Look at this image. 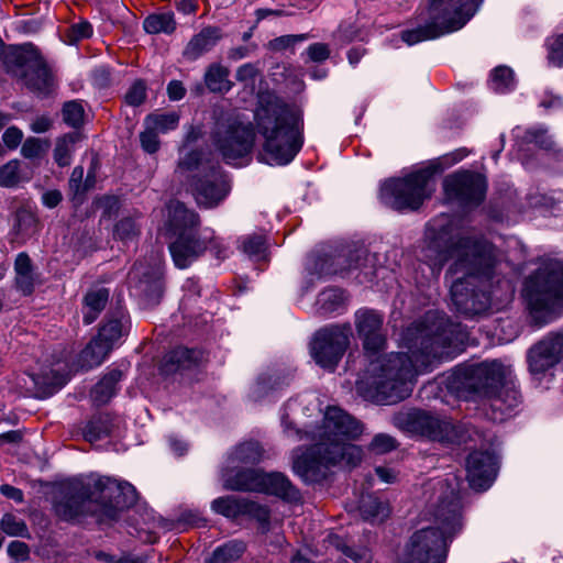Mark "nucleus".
<instances>
[{"mask_svg": "<svg viewBox=\"0 0 563 563\" xmlns=\"http://www.w3.org/2000/svg\"><path fill=\"white\" fill-rule=\"evenodd\" d=\"M445 219L431 221L426 230L420 260L433 276H438L449 258H455L449 268L451 298L457 311L475 316L490 308L494 298L501 299L499 290L511 292L509 280L495 273L493 246L482 240L453 235Z\"/></svg>", "mask_w": 563, "mask_h": 563, "instance_id": "obj_1", "label": "nucleus"}, {"mask_svg": "<svg viewBox=\"0 0 563 563\" xmlns=\"http://www.w3.org/2000/svg\"><path fill=\"white\" fill-rule=\"evenodd\" d=\"M462 331L437 312H428L404 333L408 353L389 354L371 361L366 375L357 382V393L379 405L408 398L415 377L430 371L435 361L451 358L463 342Z\"/></svg>", "mask_w": 563, "mask_h": 563, "instance_id": "obj_2", "label": "nucleus"}, {"mask_svg": "<svg viewBox=\"0 0 563 563\" xmlns=\"http://www.w3.org/2000/svg\"><path fill=\"white\" fill-rule=\"evenodd\" d=\"M363 432V426L347 412L335 406H329L323 421L313 432L316 443L305 452L294 451V472L306 483H317L325 477L330 465L344 463L354 467L361 461L363 452L351 441Z\"/></svg>", "mask_w": 563, "mask_h": 563, "instance_id": "obj_3", "label": "nucleus"}, {"mask_svg": "<svg viewBox=\"0 0 563 563\" xmlns=\"http://www.w3.org/2000/svg\"><path fill=\"white\" fill-rule=\"evenodd\" d=\"M137 499L136 489L125 481L92 474L70 483L54 504V511L65 521L77 520L88 514L100 522H111L122 510Z\"/></svg>", "mask_w": 563, "mask_h": 563, "instance_id": "obj_4", "label": "nucleus"}, {"mask_svg": "<svg viewBox=\"0 0 563 563\" xmlns=\"http://www.w3.org/2000/svg\"><path fill=\"white\" fill-rule=\"evenodd\" d=\"M428 506L439 527L416 531L409 539L398 563H444L448 538L461 527L460 500L452 481L439 479L427 484Z\"/></svg>", "mask_w": 563, "mask_h": 563, "instance_id": "obj_5", "label": "nucleus"}, {"mask_svg": "<svg viewBox=\"0 0 563 563\" xmlns=\"http://www.w3.org/2000/svg\"><path fill=\"white\" fill-rule=\"evenodd\" d=\"M254 121L263 139L261 159L269 165L290 163L302 146L301 111L268 95L260 99Z\"/></svg>", "mask_w": 563, "mask_h": 563, "instance_id": "obj_6", "label": "nucleus"}, {"mask_svg": "<svg viewBox=\"0 0 563 563\" xmlns=\"http://www.w3.org/2000/svg\"><path fill=\"white\" fill-rule=\"evenodd\" d=\"M451 387L484 398L490 418L501 422L520 404V394L511 379V368L497 360L459 367L451 375Z\"/></svg>", "mask_w": 563, "mask_h": 563, "instance_id": "obj_7", "label": "nucleus"}, {"mask_svg": "<svg viewBox=\"0 0 563 563\" xmlns=\"http://www.w3.org/2000/svg\"><path fill=\"white\" fill-rule=\"evenodd\" d=\"M521 296L528 317L543 327L563 314V263L544 260L523 280Z\"/></svg>", "mask_w": 563, "mask_h": 563, "instance_id": "obj_8", "label": "nucleus"}, {"mask_svg": "<svg viewBox=\"0 0 563 563\" xmlns=\"http://www.w3.org/2000/svg\"><path fill=\"white\" fill-rule=\"evenodd\" d=\"M430 165L402 178L386 181L380 188V199L395 210H417L434 191V174Z\"/></svg>", "mask_w": 563, "mask_h": 563, "instance_id": "obj_9", "label": "nucleus"}, {"mask_svg": "<svg viewBox=\"0 0 563 563\" xmlns=\"http://www.w3.org/2000/svg\"><path fill=\"white\" fill-rule=\"evenodd\" d=\"M470 3L467 8H463L456 3V0H445L438 5L435 0H432L430 4L431 21L424 26L404 31L401 33L402 41L408 45H413L462 29L477 10L475 0H470Z\"/></svg>", "mask_w": 563, "mask_h": 563, "instance_id": "obj_10", "label": "nucleus"}, {"mask_svg": "<svg viewBox=\"0 0 563 563\" xmlns=\"http://www.w3.org/2000/svg\"><path fill=\"white\" fill-rule=\"evenodd\" d=\"M4 68L34 93L46 96L54 88L52 70L32 45L9 49L4 57Z\"/></svg>", "mask_w": 563, "mask_h": 563, "instance_id": "obj_11", "label": "nucleus"}, {"mask_svg": "<svg viewBox=\"0 0 563 563\" xmlns=\"http://www.w3.org/2000/svg\"><path fill=\"white\" fill-rule=\"evenodd\" d=\"M214 145L228 164L241 165L254 145V132L250 124L236 119L218 125Z\"/></svg>", "mask_w": 563, "mask_h": 563, "instance_id": "obj_12", "label": "nucleus"}, {"mask_svg": "<svg viewBox=\"0 0 563 563\" xmlns=\"http://www.w3.org/2000/svg\"><path fill=\"white\" fill-rule=\"evenodd\" d=\"M350 324H332L316 332L310 344L314 362L322 368L333 371L350 344Z\"/></svg>", "mask_w": 563, "mask_h": 563, "instance_id": "obj_13", "label": "nucleus"}, {"mask_svg": "<svg viewBox=\"0 0 563 563\" xmlns=\"http://www.w3.org/2000/svg\"><path fill=\"white\" fill-rule=\"evenodd\" d=\"M394 423L400 429L427 437L433 441L453 443L459 441L456 428L426 411L411 410L394 417Z\"/></svg>", "mask_w": 563, "mask_h": 563, "instance_id": "obj_14", "label": "nucleus"}, {"mask_svg": "<svg viewBox=\"0 0 563 563\" xmlns=\"http://www.w3.org/2000/svg\"><path fill=\"white\" fill-rule=\"evenodd\" d=\"M212 239L213 231L208 228L181 232L175 236V240L169 244V252L175 266L180 269L189 267L208 250V242Z\"/></svg>", "mask_w": 563, "mask_h": 563, "instance_id": "obj_15", "label": "nucleus"}, {"mask_svg": "<svg viewBox=\"0 0 563 563\" xmlns=\"http://www.w3.org/2000/svg\"><path fill=\"white\" fill-rule=\"evenodd\" d=\"M486 181L479 174L457 173L444 179V190L450 199L460 201L466 207H476L485 198Z\"/></svg>", "mask_w": 563, "mask_h": 563, "instance_id": "obj_16", "label": "nucleus"}, {"mask_svg": "<svg viewBox=\"0 0 563 563\" xmlns=\"http://www.w3.org/2000/svg\"><path fill=\"white\" fill-rule=\"evenodd\" d=\"M529 371L544 374L563 361V329L551 332L532 345L527 354Z\"/></svg>", "mask_w": 563, "mask_h": 563, "instance_id": "obj_17", "label": "nucleus"}, {"mask_svg": "<svg viewBox=\"0 0 563 563\" xmlns=\"http://www.w3.org/2000/svg\"><path fill=\"white\" fill-rule=\"evenodd\" d=\"M383 325L384 316L376 310L361 309L355 313V328L368 355H375L385 349L386 335Z\"/></svg>", "mask_w": 563, "mask_h": 563, "instance_id": "obj_18", "label": "nucleus"}, {"mask_svg": "<svg viewBox=\"0 0 563 563\" xmlns=\"http://www.w3.org/2000/svg\"><path fill=\"white\" fill-rule=\"evenodd\" d=\"M129 278L131 283H135L136 294L143 297L147 305L158 303L164 290L159 256H156L155 264L150 268H146L142 263L134 264Z\"/></svg>", "mask_w": 563, "mask_h": 563, "instance_id": "obj_19", "label": "nucleus"}, {"mask_svg": "<svg viewBox=\"0 0 563 563\" xmlns=\"http://www.w3.org/2000/svg\"><path fill=\"white\" fill-rule=\"evenodd\" d=\"M229 185L221 170L211 166L209 172L194 183L198 205L206 208L216 207L229 192Z\"/></svg>", "mask_w": 563, "mask_h": 563, "instance_id": "obj_20", "label": "nucleus"}, {"mask_svg": "<svg viewBox=\"0 0 563 563\" xmlns=\"http://www.w3.org/2000/svg\"><path fill=\"white\" fill-rule=\"evenodd\" d=\"M466 472L470 486L476 490H485L496 477V457L489 452H473L466 460Z\"/></svg>", "mask_w": 563, "mask_h": 563, "instance_id": "obj_21", "label": "nucleus"}, {"mask_svg": "<svg viewBox=\"0 0 563 563\" xmlns=\"http://www.w3.org/2000/svg\"><path fill=\"white\" fill-rule=\"evenodd\" d=\"M238 488H255V492L276 495L289 501L300 499L299 490L282 473H263L262 477H255V482L249 485H240Z\"/></svg>", "mask_w": 563, "mask_h": 563, "instance_id": "obj_22", "label": "nucleus"}, {"mask_svg": "<svg viewBox=\"0 0 563 563\" xmlns=\"http://www.w3.org/2000/svg\"><path fill=\"white\" fill-rule=\"evenodd\" d=\"M211 508L217 514H220L228 518H235L240 515L256 512L261 521H268V511L244 499L236 498L234 496H224L214 499L211 504Z\"/></svg>", "mask_w": 563, "mask_h": 563, "instance_id": "obj_23", "label": "nucleus"}, {"mask_svg": "<svg viewBox=\"0 0 563 563\" xmlns=\"http://www.w3.org/2000/svg\"><path fill=\"white\" fill-rule=\"evenodd\" d=\"M168 219L167 225L169 231L175 235L181 232L199 230V217L192 210H189L183 202L172 201L167 206Z\"/></svg>", "mask_w": 563, "mask_h": 563, "instance_id": "obj_24", "label": "nucleus"}, {"mask_svg": "<svg viewBox=\"0 0 563 563\" xmlns=\"http://www.w3.org/2000/svg\"><path fill=\"white\" fill-rule=\"evenodd\" d=\"M221 32L218 27H206L196 34L184 49V56L189 60L199 58L209 52L220 40Z\"/></svg>", "mask_w": 563, "mask_h": 563, "instance_id": "obj_25", "label": "nucleus"}, {"mask_svg": "<svg viewBox=\"0 0 563 563\" xmlns=\"http://www.w3.org/2000/svg\"><path fill=\"white\" fill-rule=\"evenodd\" d=\"M15 287L24 296H29L34 290L35 278L32 260L27 253L21 252L14 261Z\"/></svg>", "mask_w": 563, "mask_h": 563, "instance_id": "obj_26", "label": "nucleus"}, {"mask_svg": "<svg viewBox=\"0 0 563 563\" xmlns=\"http://www.w3.org/2000/svg\"><path fill=\"white\" fill-rule=\"evenodd\" d=\"M123 376L122 371L113 368L109 371L91 390V398L97 405L107 404L117 391V384Z\"/></svg>", "mask_w": 563, "mask_h": 563, "instance_id": "obj_27", "label": "nucleus"}, {"mask_svg": "<svg viewBox=\"0 0 563 563\" xmlns=\"http://www.w3.org/2000/svg\"><path fill=\"white\" fill-rule=\"evenodd\" d=\"M110 346L97 336L92 339L79 354L78 363L81 368L90 369L99 366L110 353Z\"/></svg>", "mask_w": 563, "mask_h": 563, "instance_id": "obj_28", "label": "nucleus"}, {"mask_svg": "<svg viewBox=\"0 0 563 563\" xmlns=\"http://www.w3.org/2000/svg\"><path fill=\"white\" fill-rule=\"evenodd\" d=\"M109 299V290L106 288H99L90 290L84 297V322L86 324L92 323L100 312L104 309Z\"/></svg>", "mask_w": 563, "mask_h": 563, "instance_id": "obj_29", "label": "nucleus"}, {"mask_svg": "<svg viewBox=\"0 0 563 563\" xmlns=\"http://www.w3.org/2000/svg\"><path fill=\"white\" fill-rule=\"evenodd\" d=\"M263 454L264 451L257 442H244L229 455L228 463L232 467H238L239 464H256L262 461Z\"/></svg>", "mask_w": 563, "mask_h": 563, "instance_id": "obj_30", "label": "nucleus"}, {"mask_svg": "<svg viewBox=\"0 0 563 563\" xmlns=\"http://www.w3.org/2000/svg\"><path fill=\"white\" fill-rule=\"evenodd\" d=\"M230 70L221 64H211L205 74V84L211 92L225 93L232 88Z\"/></svg>", "mask_w": 563, "mask_h": 563, "instance_id": "obj_31", "label": "nucleus"}, {"mask_svg": "<svg viewBox=\"0 0 563 563\" xmlns=\"http://www.w3.org/2000/svg\"><path fill=\"white\" fill-rule=\"evenodd\" d=\"M515 137L521 142V144H533L534 146L550 151L554 147V142L552 140V136L549 134L548 129L538 125L533 126L531 129H528L523 132L521 135V130L519 128H516L514 130Z\"/></svg>", "mask_w": 563, "mask_h": 563, "instance_id": "obj_32", "label": "nucleus"}, {"mask_svg": "<svg viewBox=\"0 0 563 563\" xmlns=\"http://www.w3.org/2000/svg\"><path fill=\"white\" fill-rule=\"evenodd\" d=\"M233 468L234 467H232L231 464L228 463V466L222 472L224 488L230 490L255 492V488H238L234 486L252 484V482H255V477H262L263 472L256 470H243L233 474Z\"/></svg>", "mask_w": 563, "mask_h": 563, "instance_id": "obj_33", "label": "nucleus"}, {"mask_svg": "<svg viewBox=\"0 0 563 563\" xmlns=\"http://www.w3.org/2000/svg\"><path fill=\"white\" fill-rule=\"evenodd\" d=\"M113 428V420L109 413L93 416L84 429V437L89 442H96L108 437Z\"/></svg>", "mask_w": 563, "mask_h": 563, "instance_id": "obj_34", "label": "nucleus"}, {"mask_svg": "<svg viewBox=\"0 0 563 563\" xmlns=\"http://www.w3.org/2000/svg\"><path fill=\"white\" fill-rule=\"evenodd\" d=\"M360 512L364 520L383 521L389 516V507L373 495L363 496L360 501Z\"/></svg>", "mask_w": 563, "mask_h": 563, "instance_id": "obj_35", "label": "nucleus"}, {"mask_svg": "<svg viewBox=\"0 0 563 563\" xmlns=\"http://www.w3.org/2000/svg\"><path fill=\"white\" fill-rule=\"evenodd\" d=\"M80 135L77 132H71L57 139L54 148V161L59 167L70 165L71 155L75 151V145L79 141Z\"/></svg>", "mask_w": 563, "mask_h": 563, "instance_id": "obj_36", "label": "nucleus"}, {"mask_svg": "<svg viewBox=\"0 0 563 563\" xmlns=\"http://www.w3.org/2000/svg\"><path fill=\"white\" fill-rule=\"evenodd\" d=\"M179 114L170 112H153L145 117L144 126H150L159 133H167L175 130L179 124Z\"/></svg>", "mask_w": 563, "mask_h": 563, "instance_id": "obj_37", "label": "nucleus"}, {"mask_svg": "<svg viewBox=\"0 0 563 563\" xmlns=\"http://www.w3.org/2000/svg\"><path fill=\"white\" fill-rule=\"evenodd\" d=\"M143 27L148 34H172L176 29L174 14L172 12L151 14L144 20Z\"/></svg>", "mask_w": 563, "mask_h": 563, "instance_id": "obj_38", "label": "nucleus"}, {"mask_svg": "<svg viewBox=\"0 0 563 563\" xmlns=\"http://www.w3.org/2000/svg\"><path fill=\"white\" fill-rule=\"evenodd\" d=\"M31 378L42 396H49L65 384L64 376L51 369L41 374H32Z\"/></svg>", "mask_w": 563, "mask_h": 563, "instance_id": "obj_39", "label": "nucleus"}, {"mask_svg": "<svg viewBox=\"0 0 563 563\" xmlns=\"http://www.w3.org/2000/svg\"><path fill=\"white\" fill-rule=\"evenodd\" d=\"M245 550V545L241 541H230L218 547L206 563H229L239 559Z\"/></svg>", "mask_w": 563, "mask_h": 563, "instance_id": "obj_40", "label": "nucleus"}, {"mask_svg": "<svg viewBox=\"0 0 563 563\" xmlns=\"http://www.w3.org/2000/svg\"><path fill=\"white\" fill-rule=\"evenodd\" d=\"M343 303V291L338 288H330L321 291L317 298V311L327 316L336 311Z\"/></svg>", "mask_w": 563, "mask_h": 563, "instance_id": "obj_41", "label": "nucleus"}, {"mask_svg": "<svg viewBox=\"0 0 563 563\" xmlns=\"http://www.w3.org/2000/svg\"><path fill=\"white\" fill-rule=\"evenodd\" d=\"M299 409V404L297 400H289L285 407L284 411L282 413V426L284 429V433L291 438L295 441H302L303 439H308L309 435L307 432H303L300 429H297L292 420H290V416H296L297 411Z\"/></svg>", "mask_w": 563, "mask_h": 563, "instance_id": "obj_42", "label": "nucleus"}, {"mask_svg": "<svg viewBox=\"0 0 563 563\" xmlns=\"http://www.w3.org/2000/svg\"><path fill=\"white\" fill-rule=\"evenodd\" d=\"M200 356V352L180 346L167 355V363L175 366V369H185L197 364Z\"/></svg>", "mask_w": 563, "mask_h": 563, "instance_id": "obj_43", "label": "nucleus"}, {"mask_svg": "<svg viewBox=\"0 0 563 563\" xmlns=\"http://www.w3.org/2000/svg\"><path fill=\"white\" fill-rule=\"evenodd\" d=\"M23 180L21 162L19 159H11L0 166V187L13 188Z\"/></svg>", "mask_w": 563, "mask_h": 563, "instance_id": "obj_44", "label": "nucleus"}, {"mask_svg": "<svg viewBox=\"0 0 563 563\" xmlns=\"http://www.w3.org/2000/svg\"><path fill=\"white\" fill-rule=\"evenodd\" d=\"M515 87L514 71L506 66L496 67L490 77V88L498 92H507Z\"/></svg>", "mask_w": 563, "mask_h": 563, "instance_id": "obj_45", "label": "nucleus"}, {"mask_svg": "<svg viewBox=\"0 0 563 563\" xmlns=\"http://www.w3.org/2000/svg\"><path fill=\"white\" fill-rule=\"evenodd\" d=\"M329 542L340 550L344 555L349 556L354 563H373L372 552L366 548L353 549L345 545L339 536H330Z\"/></svg>", "mask_w": 563, "mask_h": 563, "instance_id": "obj_46", "label": "nucleus"}, {"mask_svg": "<svg viewBox=\"0 0 563 563\" xmlns=\"http://www.w3.org/2000/svg\"><path fill=\"white\" fill-rule=\"evenodd\" d=\"M51 147V142L45 139L27 137L21 147V154L27 159L42 158Z\"/></svg>", "mask_w": 563, "mask_h": 563, "instance_id": "obj_47", "label": "nucleus"}, {"mask_svg": "<svg viewBox=\"0 0 563 563\" xmlns=\"http://www.w3.org/2000/svg\"><path fill=\"white\" fill-rule=\"evenodd\" d=\"M124 325L119 319H111L107 323H104L97 338L102 342L107 343L112 350L113 344L123 335Z\"/></svg>", "mask_w": 563, "mask_h": 563, "instance_id": "obj_48", "label": "nucleus"}, {"mask_svg": "<svg viewBox=\"0 0 563 563\" xmlns=\"http://www.w3.org/2000/svg\"><path fill=\"white\" fill-rule=\"evenodd\" d=\"M0 530L12 537H27L25 522L12 514H4L0 519Z\"/></svg>", "mask_w": 563, "mask_h": 563, "instance_id": "obj_49", "label": "nucleus"}, {"mask_svg": "<svg viewBox=\"0 0 563 563\" xmlns=\"http://www.w3.org/2000/svg\"><path fill=\"white\" fill-rule=\"evenodd\" d=\"M140 234V227L133 217L122 218L114 227V236L121 241H132Z\"/></svg>", "mask_w": 563, "mask_h": 563, "instance_id": "obj_50", "label": "nucleus"}, {"mask_svg": "<svg viewBox=\"0 0 563 563\" xmlns=\"http://www.w3.org/2000/svg\"><path fill=\"white\" fill-rule=\"evenodd\" d=\"M350 263L349 268H366L367 266L374 267L376 256L369 254L365 246H357L349 254Z\"/></svg>", "mask_w": 563, "mask_h": 563, "instance_id": "obj_51", "label": "nucleus"}, {"mask_svg": "<svg viewBox=\"0 0 563 563\" xmlns=\"http://www.w3.org/2000/svg\"><path fill=\"white\" fill-rule=\"evenodd\" d=\"M63 118L64 121L73 128L81 125L84 121V108L81 103L75 100L66 102L63 108Z\"/></svg>", "mask_w": 563, "mask_h": 563, "instance_id": "obj_52", "label": "nucleus"}, {"mask_svg": "<svg viewBox=\"0 0 563 563\" xmlns=\"http://www.w3.org/2000/svg\"><path fill=\"white\" fill-rule=\"evenodd\" d=\"M308 34H290L282 35L268 42V47L275 52H282L288 47H292L296 44L303 42L308 38Z\"/></svg>", "mask_w": 563, "mask_h": 563, "instance_id": "obj_53", "label": "nucleus"}, {"mask_svg": "<svg viewBox=\"0 0 563 563\" xmlns=\"http://www.w3.org/2000/svg\"><path fill=\"white\" fill-rule=\"evenodd\" d=\"M140 143L144 152L154 154L159 150L158 133L150 126H144V130L140 133Z\"/></svg>", "mask_w": 563, "mask_h": 563, "instance_id": "obj_54", "label": "nucleus"}, {"mask_svg": "<svg viewBox=\"0 0 563 563\" xmlns=\"http://www.w3.org/2000/svg\"><path fill=\"white\" fill-rule=\"evenodd\" d=\"M146 99V86L143 81H135L125 93V102L129 106L137 107Z\"/></svg>", "mask_w": 563, "mask_h": 563, "instance_id": "obj_55", "label": "nucleus"}, {"mask_svg": "<svg viewBox=\"0 0 563 563\" xmlns=\"http://www.w3.org/2000/svg\"><path fill=\"white\" fill-rule=\"evenodd\" d=\"M395 448L396 440L393 437L385 433L376 434L369 444V449L378 454L390 452Z\"/></svg>", "mask_w": 563, "mask_h": 563, "instance_id": "obj_56", "label": "nucleus"}, {"mask_svg": "<svg viewBox=\"0 0 563 563\" xmlns=\"http://www.w3.org/2000/svg\"><path fill=\"white\" fill-rule=\"evenodd\" d=\"M243 251L251 257H261L265 251V241L260 235L247 238L243 243Z\"/></svg>", "mask_w": 563, "mask_h": 563, "instance_id": "obj_57", "label": "nucleus"}, {"mask_svg": "<svg viewBox=\"0 0 563 563\" xmlns=\"http://www.w3.org/2000/svg\"><path fill=\"white\" fill-rule=\"evenodd\" d=\"M201 161V153L197 151H191L187 153L185 156L180 157L177 166L178 173L190 172L196 168H199Z\"/></svg>", "mask_w": 563, "mask_h": 563, "instance_id": "obj_58", "label": "nucleus"}, {"mask_svg": "<svg viewBox=\"0 0 563 563\" xmlns=\"http://www.w3.org/2000/svg\"><path fill=\"white\" fill-rule=\"evenodd\" d=\"M549 60L555 66L563 65V34L558 35L550 42Z\"/></svg>", "mask_w": 563, "mask_h": 563, "instance_id": "obj_59", "label": "nucleus"}, {"mask_svg": "<svg viewBox=\"0 0 563 563\" xmlns=\"http://www.w3.org/2000/svg\"><path fill=\"white\" fill-rule=\"evenodd\" d=\"M307 54L312 62L321 63L329 58L330 48L324 43H313L308 46Z\"/></svg>", "mask_w": 563, "mask_h": 563, "instance_id": "obj_60", "label": "nucleus"}, {"mask_svg": "<svg viewBox=\"0 0 563 563\" xmlns=\"http://www.w3.org/2000/svg\"><path fill=\"white\" fill-rule=\"evenodd\" d=\"M8 554L15 561H25L29 558V545L22 541H12L8 545Z\"/></svg>", "mask_w": 563, "mask_h": 563, "instance_id": "obj_61", "label": "nucleus"}, {"mask_svg": "<svg viewBox=\"0 0 563 563\" xmlns=\"http://www.w3.org/2000/svg\"><path fill=\"white\" fill-rule=\"evenodd\" d=\"M92 34V26L89 22L82 21L70 26L69 35L73 41L88 38Z\"/></svg>", "mask_w": 563, "mask_h": 563, "instance_id": "obj_62", "label": "nucleus"}, {"mask_svg": "<svg viewBox=\"0 0 563 563\" xmlns=\"http://www.w3.org/2000/svg\"><path fill=\"white\" fill-rule=\"evenodd\" d=\"M22 131L15 126L8 128L2 135L4 144L7 145V147L11 150H14L19 146V144L22 141Z\"/></svg>", "mask_w": 563, "mask_h": 563, "instance_id": "obj_63", "label": "nucleus"}, {"mask_svg": "<svg viewBox=\"0 0 563 563\" xmlns=\"http://www.w3.org/2000/svg\"><path fill=\"white\" fill-rule=\"evenodd\" d=\"M257 76V69L253 64H244L240 66L236 70L235 77L236 80L241 82H253L255 77Z\"/></svg>", "mask_w": 563, "mask_h": 563, "instance_id": "obj_64", "label": "nucleus"}]
</instances>
